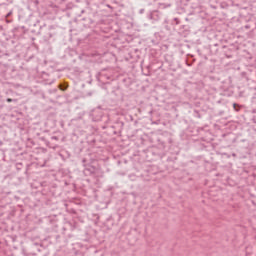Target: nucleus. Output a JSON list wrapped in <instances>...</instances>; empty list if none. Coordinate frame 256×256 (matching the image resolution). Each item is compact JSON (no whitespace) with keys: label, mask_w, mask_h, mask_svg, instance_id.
<instances>
[{"label":"nucleus","mask_w":256,"mask_h":256,"mask_svg":"<svg viewBox=\"0 0 256 256\" xmlns=\"http://www.w3.org/2000/svg\"><path fill=\"white\" fill-rule=\"evenodd\" d=\"M11 15H13V11H10V12L6 15V18H7V17H11Z\"/></svg>","instance_id":"5"},{"label":"nucleus","mask_w":256,"mask_h":256,"mask_svg":"<svg viewBox=\"0 0 256 256\" xmlns=\"http://www.w3.org/2000/svg\"><path fill=\"white\" fill-rule=\"evenodd\" d=\"M237 107H239V105L237 103L233 104V109H235V111H239V109H237Z\"/></svg>","instance_id":"3"},{"label":"nucleus","mask_w":256,"mask_h":256,"mask_svg":"<svg viewBox=\"0 0 256 256\" xmlns=\"http://www.w3.org/2000/svg\"><path fill=\"white\" fill-rule=\"evenodd\" d=\"M85 171L88 172L89 175H94L95 177H103L101 168H96L95 166H87Z\"/></svg>","instance_id":"1"},{"label":"nucleus","mask_w":256,"mask_h":256,"mask_svg":"<svg viewBox=\"0 0 256 256\" xmlns=\"http://www.w3.org/2000/svg\"><path fill=\"white\" fill-rule=\"evenodd\" d=\"M52 139H54L55 141L59 140V138L57 136H52Z\"/></svg>","instance_id":"6"},{"label":"nucleus","mask_w":256,"mask_h":256,"mask_svg":"<svg viewBox=\"0 0 256 256\" xmlns=\"http://www.w3.org/2000/svg\"><path fill=\"white\" fill-rule=\"evenodd\" d=\"M59 88L61 89V91H65V89H67V87L63 86V84H60Z\"/></svg>","instance_id":"4"},{"label":"nucleus","mask_w":256,"mask_h":256,"mask_svg":"<svg viewBox=\"0 0 256 256\" xmlns=\"http://www.w3.org/2000/svg\"><path fill=\"white\" fill-rule=\"evenodd\" d=\"M7 103H17V99H11V98H7Z\"/></svg>","instance_id":"2"}]
</instances>
